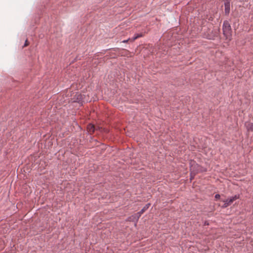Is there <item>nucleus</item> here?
Instances as JSON below:
<instances>
[{
    "mask_svg": "<svg viewBox=\"0 0 253 253\" xmlns=\"http://www.w3.org/2000/svg\"><path fill=\"white\" fill-rule=\"evenodd\" d=\"M141 215L139 214L138 212L131 215V216H129L127 220L129 221H132L134 222L135 226L136 225L137 222L140 218Z\"/></svg>",
    "mask_w": 253,
    "mask_h": 253,
    "instance_id": "f03ea898",
    "label": "nucleus"
},
{
    "mask_svg": "<svg viewBox=\"0 0 253 253\" xmlns=\"http://www.w3.org/2000/svg\"><path fill=\"white\" fill-rule=\"evenodd\" d=\"M223 202H224V204L222 206V208H226L230 205V204L228 202L227 199L223 201Z\"/></svg>",
    "mask_w": 253,
    "mask_h": 253,
    "instance_id": "9d476101",
    "label": "nucleus"
},
{
    "mask_svg": "<svg viewBox=\"0 0 253 253\" xmlns=\"http://www.w3.org/2000/svg\"><path fill=\"white\" fill-rule=\"evenodd\" d=\"M239 195H235V196L231 197L227 199V200L228 202L231 205L234 201L239 199Z\"/></svg>",
    "mask_w": 253,
    "mask_h": 253,
    "instance_id": "39448f33",
    "label": "nucleus"
},
{
    "mask_svg": "<svg viewBox=\"0 0 253 253\" xmlns=\"http://www.w3.org/2000/svg\"><path fill=\"white\" fill-rule=\"evenodd\" d=\"M142 37V34H136L134 35V37L132 39V41H134L137 39Z\"/></svg>",
    "mask_w": 253,
    "mask_h": 253,
    "instance_id": "1a4fd4ad",
    "label": "nucleus"
},
{
    "mask_svg": "<svg viewBox=\"0 0 253 253\" xmlns=\"http://www.w3.org/2000/svg\"><path fill=\"white\" fill-rule=\"evenodd\" d=\"M28 45V40H26L23 46L25 47V46H27Z\"/></svg>",
    "mask_w": 253,
    "mask_h": 253,
    "instance_id": "f8f14e48",
    "label": "nucleus"
},
{
    "mask_svg": "<svg viewBox=\"0 0 253 253\" xmlns=\"http://www.w3.org/2000/svg\"><path fill=\"white\" fill-rule=\"evenodd\" d=\"M245 126L247 131H253V123L246 122L245 123Z\"/></svg>",
    "mask_w": 253,
    "mask_h": 253,
    "instance_id": "20e7f679",
    "label": "nucleus"
},
{
    "mask_svg": "<svg viewBox=\"0 0 253 253\" xmlns=\"http://www.w3.org/2000/svg\"><path fill=\"white\" fill-rule=\"evenodd\" d=\"M220 195H219V194H216V195H215V198L216 199H219L220 198Z\"/></svg>",
    "mask_w": 253,
    "mask_h": 253,
    "instance_id": "9b49d317",
    "label": "nucleus"
},
{
    "mask_svg": "<svg viewBox=\"0 0 253 253\" xmlns=\"http://www.w3.org/2000/svg\"><path fill=\"white\" fill-rule=\"evenodd\" d=\"M225 14L228 15L230 11V3L229 0H226L224 2Z\"/></svg>",
    "mask_w": 253,
    "mask_h": 253,
    "instance_id": "7ed1b4c3",
    "label": "nucleus"
},
{
    "mask_svg": "<svg viewBox=\"0 0 253 253\" xmlns=\"http://www.w3.org/2000/svg\"><path fill=\"white\" fill-rule=\"evenodd\" d=\"M129 40V39H128L127 40H124V41H123V42H124V43L127 42Z\"/></svg>",
    "mask_w": 253,
    "mask_h": 253,
    "instance_id": "ddd939ff",
    "label": "nucleus"
},
{
    "mask_svg": "<svg viewBox=\"0 0 253 253\" xmlns=\"http://www.w3.org/2000/svg\"><path fill=\"white\" fill-rule=\"evenodd\" d=\"M222 30L223 35L226 38V39L228 41H231L232 39V29L228 21H224L223 24Z\"/></svg>",
    "mask_w": 253,
    "mask_h": 253,
    "instance_id": "f257e3e1",
    "label": "nucleus"
},
{
    "mask_svg": "<svg viewBox=\"0 0 253 253\" xmlns=\"http://www.w3.org/2000/svg\"><path fill=\"white\" fill-rule=\"evenodd\" d=\"M76 96H77V101L78 102H81L83 98V95L81 94H77Z\"/></svg>",
    "mask_w": 253,
    "mask_h": 253,
    "instance_id": "6e6552de",
    "label": "nucleus"
},
{
    "mask_svg": "<svg viewBox=\"0 0 253 253\" xmlns=\"http://www.w3.org/2000/svg\"><path fill=\"white\" fill-rule=\"evenodd\" d=\"M87 129L90 133H91L94 132L95 130V127L93 125L89 124L87 126Z\"/></svg>",
    "mask_w": 253,
    "mask_h": 253,
    "instance_id": "423d86ee",
    "label": "nucleus"
},
{
    "mask_svg": "<svg viewBox=\"0 0 253 253\" xmlns=\"http://www.w3.org/2000/svg\"><path fill=\"white\" fill-rule=\"evenodd\" d=\"M150 203H148L147 204H146L142 209V210L139 211V212H138L139 214L140 215H141V214L142 213H143L144 212H145L150 207Z\"/></svg>",
    "mask_w": 253,
    "mask_h": 253,
    "instance_id": "0eeeda50",
    "label": "nucleus"
}]
</instances>
